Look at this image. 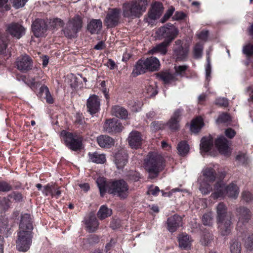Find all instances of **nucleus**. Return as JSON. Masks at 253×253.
Wrapping results in <instances>:
<instances>
[{"mask_svg":"<svg viewBox=\"0 0 253 253\" xmlns=\"http://www.w3.org/2000/svg\"><path fill=\"white\" fill-rule=\"evenodd\" d=\"M216 220L219 231L222 236L230 234L233 228L231 215L227 214V208L223 203H219L216 207Z\"/></svg>","mask_w":253,"mask_h":253,"instance_id":"f257e3e1","label":"nucleus"},{"mask_svg":"<svg viewBox=\"0 0 253 253\" xmlns=\"http://www.w3.org/2000/svg\"><path fill=\"white\" fill-rule=\"evenodd\" d=\"M144 167L149 173V177L154 178L157 177L164 168V158L156 153H149L144 160Z\"/></svg>","mask_w":253,"mask_h":253,"instance_id":"f03ea898","label":"nucleus"},{"mask_svg":"<svg viewBox=\"0 0 253 253\" xmlns=\"http://www.w3.org/2000/svg\"><path fill=\"white\" fill-rule=\"evenodd\" d=\"M147 0H132L123 4V14L126 18H139L145 12Z\"/></svg>","mask_w":253,"mask_h":253,"instance_id":"7ed1b4c3","label":"nucleus"},{"mask_svg":"<svg viewBox=\"0 0 253 253\" xmlns=\"http://www.w3.org/2000/svg\"><path fill=\"white\" fill-rule=\"evenodd\" d=\"M160 66V61L155 57L151 56L146 59H140L135 63L132 74L134 77H136L148 71L151 72L158 71Z\"/></svg>","mask_w":253,"mask_h":253,"instance_id":"20e7f679","label":"nucleus"},{"mask_svg":"<svg viewBox=\"0 0 253 253\" xmlns=\"http://www.w3.org/2000/svg\"><path fill=\"white\" fill-rule=\"evenodd\" d=\"M204 178L199 180L200 186L199 190L203 194L207 195L212 190V186L210 183L215 180L216 173L215 170L212 168L207 167L202 170Z\"/></svg>","mask_w":253,"mask_h":253,"instance_id":"39448f33","label":"nucleus"},{"mask_svg":"<svg viewBox=\"0 0 253 253\" xmlns=\"http://www.w3.org/2000/svg\"><path fill=\"white\" fill-rule=\"evenodd\" d=\"M109 193L121 199H126L129 194V186L123 179L110 181Z\"/></svg>","mask_w":253,"mask_h":253,"instance_id":"423d86ee","label":"nucleus"},{"mask_svg":"<svg viewBox=\"0 0 253 253\" xmlns=\"http://www.w3.org/2000/svg\"><path fill=\"white\" fill-rule=\"evenodd\" d=\"M236 215L238 217L236 229L241 233L246 231V224L251 217V212L250 210L245 207H240L236 209Z\"/></svg>","mask_w":253,"mask_h":253,"instance_id":"0eeeda50","label":"nucleus"},{"mask_svg":"<svg viewBox=\"0 0 253 253\" xmlns=\"http://www.w3.org/2000/svg\"><path fill=\"white\" fill-rule=\"evenodd\" d=\"M189 52V45L183 44L182 41L176 40L173 47L172 57L176 62H183L187 60Z\"/></svg>","mask_w":253,"mask_h":253,"instance_id":"6e6552de","label":"nucleus"},{"mask_svg":"<svg viewBox=\"0 0 253 253\" xmlns=\"http://www.w3.org/2000/svg\"><path fill=\"white\" fill-rule=\"evenodd\" d=\"M61 135L64 137L66 145L73 151L80 150L82 147L83 138L73 133L62 130Z\"/></svg>","mask_w":253,"mask_h":253,"instance_id":"1a4fd4ad","label":"nucleus"},{"mask_svg":"<svg viewBox=\"0 0 253 253\" xmlns=\"http://www.w3.org/2000/svg\"><path fill=\"white\" fill-rule=\"evenodd\" d=\"M31 232L29 230H19L17 234V240H16V248L21 252L27 251L30 247L32 243Z\"/></svg>","mask_w":253,"mask_h":253,"instance_id":"9d476101","label":"nucleus"},{"mask_svg":"<svg viewBox=\"0 0 253 253\" xmlns=\"http://www.w3.org/2000/svg\"><path fill=\"white\" fill-rule=\"evenodd\" d=\"M178 33V29L172 24L169 23L159 29V36L165 38L164 42L169 44L175 38Z\"/></svg>","mask_w":253,"mask_h":253,"instance_id":"9b49d317","label":"nucleus"},{"mask_svg":"<svg viewBox=\"0 0 253 253\" xmlns=\"http://www.w3.org/2000/svg\"><path fill=\"white\" fill-rule=\"evenodd\" d=\"M215 145L219 152L225 156H229L231 153L230 141L223 136H220L215 141Z\"/></svg>","mask_w":253,"mask_h":253,"instance_id":"f8f14e48","label":"nucleus"},{"mask_svg":"<svg viewBox=\"0 0 253 253\" xmlns=\"http://www.w3.org/2000/svg\"><path fill=\"white\" fill-rule=\"evenodd\" d=\"M121 10L113 8L109 10L105 18L104 23L108 27H114L117 26L120 18Z\"/></svg>","mask_w":253,"mask_h":253,"instance_id":"ddd939ff","label":"nucleus"},{"mask_svg":"<svg viewBox=\"0 0 253 253\" xmlns=\"http://www.w3.org/2000/svg\"><path fill=\"white\" fill-rule=\"evenodd\" d=\"M32 30L36 37H42L47 30V25L44 20L37 19L32 23Z\"/></svg>","mask_w":253,"mask_h":253,"instance_id":"4468645a","label":"nucleus"},{"mask_svg":"<svg viewBox=\"0 0 253 253\" xmlns=\"http://www.w3.org/2000/svg\"><path fill=\"white\" fill-rule=\"evenodd\" d=\"M16 65L19 71L26 72L32 68V60L27 55H21L17 58Z\"/></svg>","mask_w":253,"mask_h":253,"instance_id":"2eb2a0df","label":"nucleus"},{"mask_svg":"<svg viewBox=\"0 0 253 253\" xmlns=\"http://www.w3.org/2000/svg\"><path fill=\"white\" fill-rule=\"evenodd\" d=\"M103 128L108 133H116L122 131L123 126L118 119L114 118L107 120Z\"/></svg>","mask_w":253,"mask_h":253,"instance_id":"dca6fc26","label":"nucleus"},{"mask_svg":"<svg viewBox=\"0 0 253 253\" xmlns=\"http://www.w3.org/2000/svg\"><path fill=\"white\" fill-rule=\"evenodd\" d=\"M163 6L161 3L155 2L152 5L151 10L148 12V18L145 19L147 22L150 23L149 19L156 20L162 15Z\"/></svg>","mask_w":253,"mask_h":253,"instance_id":"f3484780","label":"nucleus"},{"mask_svg":"<svg viewBox=\"0 0 253 253\" xmlns=\"http://www.w3.org/2000/svg\"><path fill=\"white\" fill-rule=\"evenodd\" d=\"M128 156L125 150H120L114 154V161L118 169H123L127 163Z\"/></svg>","mask_w":253,"mask_h":253,"instance_id":"a211bd4d","label":"nucleus"},{"mask_svg":"<svg viewBox=\"0 0 253 253\" xmlns=\"http://www.w3.org/2000/svg\"><path fill=\"white\" fill-rule=\"evenodd\" d=\"M100 105V100L96 95L90 96L87 100V108L91 115L95 114L99 111Z\"/></svg>","mask_w":253,"mask_h":253,"instance_id":"6ab92c4d","label":"nucleus"},{"mask_svg":"<svg viewBox=\"0 0 253 253\" xmlns=\"http://www.w3.org/2000/svg\"><path fill=\"white\" fill-rule=\"evenodd\" d=\"M182 225V217L174 214L167 219L168 229L171 233L175 232Z\"/></svg>","mask_w":253,"mask_h":253,"instance_id":"aec40b11","label":"nucleus"},{"mask_svg":"<svg viewBox=\"0 0 253 253\" xmlns=\"http://www.w3.org/2000/svg\"><path fill=\"white\" fill-rule=\"evenodd\" d=\"M226 188V186L223 181H219L216 182L214 186L213 192L211 196V197L214 199L225 197Z\"/></svg>","mask_w":253,"mask_h":253,"instance_id":"412c9836","label":"nucleus"},{"mask_svg":"<svg viewBox=\"0 0 253 253\" xmlns=\"http://www.w3.org/2000/svg\"><path fill=\"white\" fill-rule=\"evenodd\" d=\"M8 32L14 37L19 39L25 34V28L17 23H12L7 27Z\"/></svg>","mask_w":253,"mask_h":253,"instance_id":"4be33fe9","label":"nucleus"},{"mask_svg":"<svg viewBox=\"0 0 253 253\" xmlns=\"http://www.w3.org/2000/svg\"><path fill=\"white\" fill-rule=\"evenodd\" d=\"M129 145L132 148L137 149L142 144V137L140 132L137 131H132L130 133L128 138Z\"/></svg>","mask_w":253,"mask_h":253,"instance_id":"5701e85b","label":"nucleus"},{"mask_svg":"<svg viewBox=\"0 0 253 253\" xmlns=\"http://www.w3.org/2000/svg\"><path fill=\"white\" fill-rule=\"evenodd\" d=\"M182 114L181 110L179 109L176 110L170 119L168 123L169 128L172 130H176L179 128V122L180 121V116Z\"/></svg>","mask_w":253,"mask_h":253,"instance_id":"b1692460","label":"nucleus"},{"mask_svg":"<svg viewBox=\"0 0 253 253\" xmlns=\"http://www.w3.org/2000/svg\"><path fill=\"white\" fill-rule=\"evenodd\" d=\"M33 230V225L31 221L30 215L24 213L21 215V218L19 224V230L27 231L31 232Z\"/></svg>","mask_w":253,"mask_h":253,"instance_id":"393cba45","label":"nucleus"},{"mask_svg":"<svg viewBox=\"0 0 253 253\" xmlns=\"http://www.w3.org/2000/svg\"><path fill=\"white\" fill-rule=\"evenodd\" d=\"M213 139L211 136L204 137L201 139L200 144L201 153L209 152L213 146Z\"/></svg>","mask_w":253,"mask_h":253,"instance_id":"a878e982","label":"nucleus"},{"mask_svg":"<svg viewBox=\"0 0 253 253\" xmlns=\"http://www.w3.org/2000/svg\"><path fill=\"white\" fill-rule=\"evenodd\" d=\"M169 44V42H163L159 44H157L155 46L153 47L149 51V53L154 54L156 53H160L162 55H165L167 54L168 51V47Z\"/></svg>","mask_w":253,"mask_h":253,"instance_id":"bb28decb","label":"nucleus"},{"mask_svg":"<svg viewBox=\"0 0 253 253\" xmlns=\"http://www.w3.org/2000/svg\"><path fill=\"white\" fill-rule=\"evenodd\" d=\"M96 183L99 189L101 197H103L106 192L109 193L110 189V182H107L106 179L103 177H99L96 180Z\"/></svg>","mask_w":253,"mask_h":253,"instance_id":"cd10ccee","label":"nucleus"},{"mask_svg":"<svg viewBox=\"0 0 253 253\" xmlns=\"http://www.w3.org/2000/svg\"><path fill=\"white\" fill-rule=\"evenodd\" d=\"M102 26V21L99 19H92L87 25V30L91 34H98Z\"/></svg>","mask_w":253,"mask_h":253,"instance_id":"c85d7f7f","label":"nucleus"},{"mask_svg":"<svg viewBox=\"0 0 253 253\" xmlns=\"http://www.w3.org/2000/svg\"><path fill=\"white\" fill-rule=\"evenodd\" d=\"M97 141L101 147L109 148L114 144V140L112 138L104 135H101L97 137Z\"/></svg>","mask_w":253,"mask_h":253,"instance_id":"c756f323","label":"nucleus"},{"mask_svg":"<svg viewBox=\"0 0 253 253\" xmlns=\"http://www.w3.org/2000/svg\"><path fill=\"white\" fill-rule=\"evenodd\" d=\"M239 193V188L236 184L232 183L229 185L226 186L225 196L236 199L238 196Z\"/></svg>","mask_w":253,"mask_h":253,"instance_id":"7c9ffc66","label":"nucleus"},{"mask_svg":"<svg viewBox=\"0 0 253 253\" xmlns=\"http://www.w3.org/2000/svg\"><path fill=\"white\" fill-rule=\"evenodd\" d=\"M191 242L192 240L187 234L182 233L179 235L178 243L180 248L188 249L190 248Z\"/></svg>","mask_w":253,"mask_h":253,"instance_id":"2f4dec72","label":"nucleus"},{"mask_svg":"<svg viewBox=\"0 0 253 253\" xmlns=\"http://www.w3.org/2000/svg\"><path fill=\"white\" fill-rule=\"evenodd\" d=\"M85 224L87 230L89 232H94L98 226V222L94 215H90L88 218L85 220Z\"/></svg>","mask_w":253,"mask_h":253,"instance_id":"473e14b6","label":"nucleus"},{"mask_svg":"<svg viewBox=\"0 0 253 253\" xmlns=\"http://www.w3.org/2000/svg\"><path fill=\"white\" fill-rule=\"evenodd\" d=\"M157 76L165 84L170 83L176 80L175 75L169 72H160L157 74Z\"/></svg>","mask_w":253,"mask_h":253,"instance_id":"72a5a7b5","label":"nucleus"},{"mask_svg":"<svg viewBox=\"0 0 253 253\" xmlns=\"http://www.w3.org/2000/svg\"><path fill=\"white\" fill-rule=\"evenodd\" d=\"M112 113L116 117L123 119H125L127 116V111L126 110L119 106H115L113 107L112 109Z\"/></svg>","mask_w":253,"mask_h":253,"instance_id":"f704fd0d","label":"nucleus"},{"mask_svg":"<svg viewBox=\"0 0 253 253\" xmlns=\"http://www.w3.org/2000/svg\"><path fill=\"white\" fill-rule=\"evenodd\" d=\"M204 126L203 120L201 117H197L191 124L190 130L193 133H197Z\"/></svg>","mask_w":253,"mask_h":253,"instance_id":"c9c22d12","label":"nucleus"},{"mask_svg":"<svg viewBox=\"0 0 253 253\" xmlns=\"http://www.w3.org/2000/svg\"><path fill=\"white\" fill-rule=\"evenodd\" d=\"M88 156L90 161L96 164H103L106 161L105 155L97 152L89 153Z\"/></svg>","mask_w":253,"mask_h":253,"instance_id":"e433bc0d","label":"nucleus"},{"mask_svg":"<svg viewBox=\"0 0 253 253\" xmlns=\"http://www.w3.org/2000/svg\"><path fill=\"white\" fill-rule=\"evenodd\" d=\"M68 23L71 25L78 32L83 27L82 19L79 15H76L73 18L69 20Z\"/></svg>","mask_w":253,"mask_h":253,"instance_id":"4c0bfd02","label":"nucleus"},{"mask_svg":"<svg viewBox=\"0 0 253 253\" xmlns=\"http://www.w3.org/2000/svg\"><path fill=\"white\" fill-rule=\"evenodd\" d=\"M63 31L65 36L70 39L75 38L77 34L79 32L68 23H67L66 27L63 30Z\"/></svg>","mask_w":253,"mask_h":253,"instance_id":"58836bf2","label":"nucleus"},{"mask_svg":"<svg viewBox=\"0 0 253 253\" xmlns=\"http://www.w3.org/2000/svg\"><path fill=\"white\" fill-rule=\"evenodd\" d=\"M112 214V210L105 206H102L97 212L98 217L102 220Z\"/></svg>","mask_w":253,"mask_h":253,"instance_id":"ea45409f","label":"nucleus"},{"mask_svg":"<svg viewBox=\"0 0 253 253\" xmlns=\"http://www.w3.org/2000/svg\"><path fill=\"white\" fill-rule=\"evenodd\" d=\"M241 244L236 239L232 240L230 242V251L231 253H241Z\"/></svg>","mask_w":253,"mask_h":253,"instance_id":"a19ab883","label":"nucleus"},{"mask_svg":"<svg viewBox=\"0 0 253 253\" xmlns=\"http://www.w3.org/2000/svg\"><path fill=\"white\" fill-rule=\"evenodd\" d=\"M40 93L41 95H45V99L47 103L52 104L53 103V99L47 86L42 85L40 88Z\"/></svg>","mask_w":253,"mask_h":253,"instance_id":"79ce46f5","label":"nucleus"},{"mask_svg":"<svg viewBox=\"0 0 253 253\" xmlns=\"http://www.w3.org/2000/svg\"><path fill=\"white\" fill-rule=\"evenodd\" d=\"M177 149L181 156H185L189 152V145L186 141H181L177 145Z\"/></svg>","mask_w":253,"mask_h":253,"instance_id":"37998d69","label":"nucleus"},{"mask_svg":"<svg viewBox=\"0 0 253 253\" xmlns=\"http://www.w3.org/2000/svg\"><path fill=\"white\" fill-rule=\"evenodd\" d=\"M244 246L246 249L251 251L253 250V234H250L243 239Z\"/></svg>","mask_w":253,"mask_h":253,"instance_id":"c03bdc74","label":"nucleus"},{"mask_svg":"<svg viewBox=\"0 0 253 253\" xmlns=\"http://www.w3.org/2000/svg\"><path fill=\"white\" fill-rule=\"evenodd\" d=\"M8 40L6 35H0V53L3 54L6 52Z\"/></svg>","mask_w":253,"mask_h":253,"instance_id":"a18cd8bd","label":"nucleus"},{"mask_svg":"<svg viewBox=\"0 0 253 253\" xmlns=\"http://www.w3.org/2000/svg\"><path fill=\"white\" fill-rule=\"evenodd\" d=\"M203 50V44L201 43H197L193 48V54L195 58H200L202 56Z\"/></svg>","mask_w":253,"mask_h":253,"instance_id":"49530a36","label":"nucleus"},{"mask_svg":"<svg viewBox=\"0 0 253 253\" xmlns=\"http://www.w3.org/2000/svg\"><path fill=\"white\" fill-rule=\"evenodd\" d=\"M202 222L205 225L211 226L213 223V214L211 212L205 213L202 217Z\"/></svg>","mask_w":253,"mask_h":253,"instance_id":"de8ad7c7","label":"nucleus"},{"mask_svg":"<svg viewBox=\"0 0 253 253\" xmlns=\"http://www.w3.org/2000/svg\"><path fill=\"white\" fill-rule=\"evenodd\" d=\"M188 68V66L186 65H175L174 69L175 71L174 75L179 76L180 77H183L185 75V72Z\"/></svg>","mask_w":253,"mask_h":253,"instance_id":"09e8293b","label":"nucleus"},{"mask_svg":"<svg viewBox=\"0 0 253 253\" xmlns=\"http://www.w3.org/2000/svg\"><path fill=\"white\" fill-rule=\"evenodd\" d=\"M8 231V220L7 218H2L0 221V233L6 234Z\"/></svg>","mask_w":253,"mask_h":253,"instance_id":"8fccbe9b","label":"nucleus"},{"mask_svg":"<svg viewBox=\"0 0 253 253\" xmlns=\"http://www.w3.org/2000/svg\"><path fill=\"white\" fill-rule=\"evenodd\" d=\"M12 189V185L8 182L0 180V192H7Z\"/></svg>","mask_w":253,"mask_h":253,"instance_id":"3c124183","label":"nucleus"},{"mask_svg":"<svg viewBox=\"0 0 253 253\" xmlns=\"http://www.w3.org/2000/svg\"><path fill=\"white\" fill-rule=\"evenodd\" d=\"M243 53L247 57H251L253 55V45L248 43L244 45L242 50Z\"/></svg>","mask_w":253,"mask_h":253,"instance_id":"603ef678","label":"nucleus"},{"mask_svg":"<svg viewBox=\"0 0 253 253\" xmlns=\"http://www.w3.org/2000/svg\"><path fill=\"white\" fill-rule=\"evenodd\" d=\"M211 67L210 63V57L207 58V65L205 68L206 80L209 82L211 80Z\"/></svg>","mask_w":253,"mask_h":253,"instance_id":"864d4df0","label":"nucleus"},{"mask_svg":"<svg viewBox=\"0 0 253 253\" xmlns=\"http://www.w3.org/2000/svg\"><path fill=\"white\" fill-rule=\"evenodd\" d=\"M231 121V117L227 113H222L219 116L216 122L218 123H227Z\"/></svg>","mask_w":253,"mask_h":253,"instance_id":"5fc2aeb1","label":"nucleus"},{"mask_svg":"<svg viewBox=\"0 0 253 253\" xmlns=\"http://www.w3.org/2000/svg\"><path fill=\"white\" fill-rule=\"evenodd\" d=\"M8 197L13 199L16 202H20L23 200V196L19 192L15 191L8 195Z\"/></svg>","mask_w":253,"mask_h":253,"instance_id":"6e6d98bb","label":"nucleus"},{"mask_svg":"<svg viewBox=\"0 0 253 253\" xmlns=\"http://www.w3.org/2000/svg\"><path fill=\"white\" fill-rule=\"evenodd\" d=\"M242 198L245 202L248 203L253 200V195L248 191H244L242 193Z\"/></svg>","mask_w":253,"mask_h":253,"instance_id":"4d7b16f0","label":"nucleus"},{"mask_svg":"<svg viewBox=\"0 0 253 253\" xmlns=\"http://www.w3.org/2000/svg\"><path fill=\"white\" fill-rule=\"evenodd\" d=\"M213 236L211 233L205 234L201 240V242L204 245H208L212 240Z\"/></svg>","mask_w":253,"mask_h":253,"instance_id":"13d9d810","label":"nucleus"},{"mask_svg":"<svg viewBox=\"0 0 253 253\" xmlns=\"http://www.w3.org/2000/svg\"><path fill=\"white\" fill-rule=\"evenodd\" d=\"M53 185H51L50 184H48L46 185H45L42 190V193L45 196H47L48 195H51L52 196L53 195Z\"/></svg>","mask_w":253,"mask_h":253,"instance_id":"bf43d9fd","label":"nucleus"},{"mask_svg":"<svg viewBox=\"0 0 253 253\" xmlns=\"http://www.w3.org/2000/svg\"><path fill=\"white\" fill-rule=\"evenodd\" d=\"M25 83L31 88H35L37 86V82L36 81V79L35 77H31L30 76H28V78L26 79Z\"/></svg>","mask_w":253,"mask_h":253,"instance_id":"052dcab7","label":"nucleus"},{"mask_svg":"<svg viewBox=\"0 0 253 253\" xmlns=\"http://www.w3.org/2000/svg\"><path fill=\"white\" fill-rule=\"evenodd\" d=\"M215 104L220 106L227 107L228 105V100L226 98H218L215 100Z\"/></svg>","mask_w":253,"mask_h":253,"instance_id":"680f3d73","label":"nucleus"},{"mask_svg":"<svg viewBox=\"0 0 253 253\" xmlns=\"http://www.w3.org/2000/svg\"><path fill=\"white\" fill-rule=\"evenodd\" d=\"M174 11V8L173 7L169 8L162 18L161 22L162 23L165 22L172 15Z\"/></svg>","mask_w":253,"mask_h":253,"instance_id":"e2e57ef3","label":"nucleus"},{"mask_svg":"<svg viewBox=\"0 0 253 253\" xmlns=\"http://www.w3.org/2000/svg\"><path fill=\"white\" fill-rule=\"evenodd\" d=\"M9 199L7 198H3L0 200V208L3 211L7 210L9 207Z\"/></svg>","mask_w":253,"mask_h":253,"instance_id":"0e129e2a","label":"nucleus"},{"mask_svg":"<svg viewBox=\"0 0 253 253\" xmlns=\"http://www.w3.org/2000/svg\"><path fill=\"white\" fill-rule=\"evenodd\" d=\"M160 192V189L158 186H150L147 191V194L154 196H157Z\"/></svg>","mask_w":253,"mask_h":253,"instance_id":"69168bd1","label":"nucleus"},{"mask_svg":"<svg viewBox=\"0 0 253 253\" xmlns=\"http://www.w3.org/2000/svg\"><path fill=\"white\" fill-rule=\"evenodd\" d=\"M26 1V0H13V6L16 8H19L24 6Z\"/></svg>","mask_w":253,"mask_h":253,"instance_id":"338daca9","label":"nucleus"},{"mask_svg":"<svg viewBox=\"0 0 253 253\" xmlns=\"http://www.w3.org/2000/svg\"><path fill=\"white\" fill-rule=\"evenodd\" d=\"M75 123L77 124L82 125L84 123V118L82 114L78 113L75 116Z\"/></svg>","mask_w":253,"mask_h":253,"instance_id":"774afa93","label":"nucleus"}]
</instances>
